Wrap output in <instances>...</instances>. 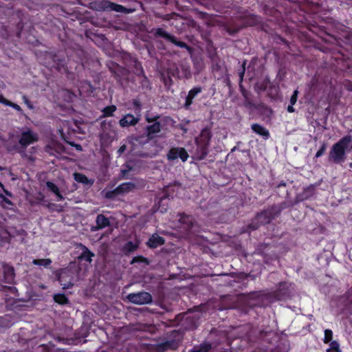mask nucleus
Returning <instances> with one entry per match:
<instances>
[{"instance_id":"obj_1","label":"nucleus","mask_w":352,"mask_h":352,"mask_svg":"<svg viewBox=\"0 0 352 352\" xmlns=\"http://www.w3.org/2000/svg\"><path fill=\"white\" fill-rule=\"evenodd\" d=\"M241 298L250 307H264L267 305V301L271 298L270 293L263 291H254L240 294Z\"/></svg>"},{"instance_id":"obj_2","label":"nucleus","mask_w":352,"mask_h":352,"mask_svg":"<svg viewBox=\"0 0 352 352\" xmlns=\"http://www.w3.org/2000/svg\"><path fill=\"white\" fill-rule=\"evenodd\" d=\"M144 118L147 123L151 124L145 127L146 136L148 139L153 140L162 131V126L160 121L161 116L160 114L151 115L146 113Z\"/></svg>"},{"instance_id":"obj_3","label":"nucleus","mask_w":352,"mask_h":352,"mask_svg":"<svg viewBox=\"0 0 352 352\" xmlns=\"http://www.w3.org/2000/svg\"><path fill=\"white\" fill-rule=\"evenodd\" d=\"M310 32L316 34L318 37L321 38L326 43H335L342 46L340 42V38H337L328 31V28L324 25H318V23L310 24L309 27Z\"/></svg>"},{"instance_id":"obj_4","label":"nucleus","mask_w":352,"mask_h":352,"mask_svg":"<svg viewBox=\"0 0 352 352\" xmlns=\"http://www.w3.org/2000/svg\"><path fill=\"white\" fill-rule=\"evenodd\" d=\"M100 140L103 142H111L117 138L118 131L116 122L104 120L100 124Z\"/></svg>"},{"instance_id":"obj_5","label":"nucleus","mask_w":352,"mask_h":352,"mask_svg":"<svg viewBox=\"0 0 352 352\" xmlns=\"http://www.w3.org/2000/svg\"><path fill=\"white\" fill-rule=\"evenodd\" d=\"M38 141V134L32 129H28L26 131L21 133L19 140V145H16L14 150L16 151H20V150L24 151L29 145Z\"/></svg>"},{"instance_id":"obj_6","label":"nucleus","mask_w":352,"mask_h":352,"mask_svg":"<svg viewBox=\"0 0 352 352\" xmlns=\"http://www.w3.org/2000/svg\"><path fill=\"white\" fill-rule=\"evenodd\" d=\"M211 138V131L208 127L203 129L199 137L196 138L195 142L197 143V148L199 149V154H208V148Z\"/></svg>"},{"instance_id":"obj_7","label":"nucleus","mask_w":352,"mask_h":352,"mask_svg":"<svg viewBox=\"0 0 352 352\" xmlns=\"http://www.w3.org/2000/svg\"><path fill=\"white\" fill-rule=\"evenodd\" d=\"M279 211L280 209H278L276 207H269L267 209L258 212L255 216L256 220L258 221L262 226L268 224L278 216Z\"/></svg>"},{"instance_id":"obj_8","label":"nucleus","mask_w":352,"mask_h":352,"mask_svg":"<svg viewBox=\"0 0 352 352\" xmlns=\"http://www.w3.org/2000/svg\"><path fill=\"white\" fill-rule=\"evenodd\" d=\"M178 217L179 223L187 234L194 233L197 231L196 227L197 223L192 215L181 212L178 214Z\"/></svg>"},{"instance_id":"obj_9","label":"nucleus","mask_w":352,"mask_h":352,"mask_svg":"<svg viewBox=\"0 0 352 352\" xmlns=\"http://www.w3.org/2000/svg\"><path fill=\"white\" fill-rule=\"evenodd\" d=\"M291 293L290 285L287 282H280L274 292L270 294L274 300H282L289 298Z\"/></svg>"},{"instance_id":"obj_10","label":"nucleus","mask_w":352,"mask_h":352,"mask_svg":"<svg viewBox=\"0 0 352 352\" xmlns=\"http://www.w3.org/2000/svg\"><path fill=\"white\" fill-rule=\"evenodd\" d=\"M127 298L131 302L136 305L149 304L153 300L151 294L146 292L131 293L127 296Z\"/></svg>"},{"instance_id":"obj_11","label":"nucleus","mask_w":352,"mask_h":352,"mask_svg":"<svg viewBox=\"0 0 352 352\" xmlns=\"http://www.w3.org/2000/svg\"><path fill=\"white\" fill-rule=\"evenodd\" d=\"M351 141V135H345L333 146L329 154H344L345 150L348 148Z\"/></svg>"},{"instance_id":"obj_12","label":"nucleus","mask_w":352,"mask_h":352,"mask_svg":"<svg viewBox=\"0 0 352 352\" xmlns=\"http://www.w3.org/2000/svg\"><path fill=\"white\" fill-rule=\"evenodd\" d=\"M15 280V270L13 266L4 263L3 265V279H1L4 283L14 284Z\"/></svg>"},{"instance_id":"obj_13","label":"nucleus","mask_w":352,"mask_h":352,"mask_svg":"<svg viewBox=\"0 0 352 352\" xmlns=\"http://www.w3.org/2000/svg\"><path fill=\"white\" fill-rule=\"evenodd\" d=\"M51 68H54L58 72L63 69L65 70L67 68V61L63 53L55 52Z\"/></svg>"},{"instance_id":"obj_14","label":"nucleus","mask_w":352,"mask_h":352,"mask_svg":"<svg viewBox=\"0 0 352 352\" xmlns=\"http://www.w3.org/2000/svg\"><path fill=\"white\" fill-rule=\"evenodd\" d=\"M103 8L117 12H121L124 14L132 13L135 10L131 8H127L122 5L106 1L103 2Z\"/></svg>"},{"instance_id":"obj_15","label":"nucleus","mask_w":352,"mask_h":352,"mask_svg":"<svg viewBox=\"0 0 352 352\" xmlns=\"http://www.w3.org/2000/svg\"><path fill=\"white\" fill-rule=\"evenodd\" d=\"M58 280L65 289L73 286L72 277L68 270H62L58 275Z\"/></svg>"},{"instance_id":"obj_16","label":"nucleus","mask_w":352,"mask_h":352,"mask_svg":"<svg viewBox=\"0 0 352 352\" xmlns=\"http://www.w3.org/2000/svg\"><path fill=\"white\" fill-rule=\"evenodd\" d=\"M65 149L61 143L55 140L50 141L45 147V151L48 154H62Z\"/></svg>"},{"instance_id":"obj_17","label":"nucleus","mask_w":352,"mask_h":352,"mask_svg":"<svg viewBox=\"0 0 352 352\" xmlns=\"http://www.w3.org/2000/svg\"><path fill=\"white\" fill-rule=\"evenodd\" d=\"M202 90L203 89L201 87L197 86L193 87L188 91V95L186 97L185 102L184 104V108L185 109H190V106L193 103V100L198 94L202 92Z\"/></svg>"},{"instance_id":"obj_18","label":"nucleus","mask_w":352,"mask_h":352,"mask_svg":"<svg viewBox=\"0 0 352 352\" xmlns=\"http://www.w3.org/2000/svg\"><path fill=\"white\" fill-rule=\"evenodd\" d=\"M96 225L92 226L91 228L92 232H96L104 229L110 226L111 225L109 219L105 217L103 214H99L97 215L96 219Z\"/></svg>"},{"instance_id":"obj_19","label":"nucleus","mask_w":352,"mask_h":352,"mask_svg":"<svg viewBox=\"0 0 352 352\" xmlns=\"http://www.w3.org/2000/svg\"><path fill=\"white\" fill-rule=\"evenodd\" d=\"M139 118L135 117L131 113H127L119 120V124L122 128L134 126L139 122Z\"/></svg>"},{"instance_id":"obj_20","label":"nucleus","mask_w":352,"mask_h":352,"mask_svg":"<svg viewBox=\"0 0 352 352\" xmlns=\"http://www.w3.org/2000/svg\"><path fill=\"white\" fill-rule=\"evenodd\" d=\"M165 243V239L157 234H153L146 242V245L152 249H155Z\"/></svg>"},{"instance_id":"obj_21","label":"nucleus","mask_w":352,"mask_h":352,"mask_svg":"<svg viewBox=\"0 0 352 352\" xmlns=\"http://www.w3.org/2000/svg\"><path fill=\"white\" fill-rule=\"evenodd\" d=\"M177 346V343L174 340H166L157 344L156 345V350L158 352H165L168 349H176Z\"/></svg>"},{"instance_id":"obj_22","label":"nucleus","mask_w":352,"mask_h":352,"mask_svg":"<svg viewBox=\"0 0 352 352\" xmlns=\"http://www.w3.org/2000/svg\"><path fill=\"white\" fill-rule=\"evenodd\" d=\"M251 129L254 133L262 136L265 140L268 139L270 136L269 131L259 124H252Z\"/></svg>"},{"instance_id":"obj_23","label":"nucleus","mask_w":352,"mask_h":352,"mask_svg":"<svg viewBox=\"0 0 352 352\" xmlns=\"http://www.w3.org/2000/svg\"><path fill=\"white\" fill-rule=\"evenodd\" d=\"M259 21V17L253 14H248L243 16V24L244 27L256 25Z\"/></svg>"},{"instance_id":"obj_24","label":"nucleus","mask_w":352,"mask_h":352,"mask_svg":"<svg viewBox=\"0 0 352 352\" xmlns=\"http://www.w3.org/2000/svg\"><path fill=\"white\" fill-rule=\"evenodd\" d=\"M55 52H45L43 55V58L40 57L41 63L47 67H52L53 58H54Z\"/></svg>"},{"instance_id":"obj_25","label":"nucleus","mask_w":352,"mask_h":352,"mask_svg":"<svg viewBox=\"0 0 352 352\" xmlns=\"http://www.w3.org/2000/svg\"><path fill=\"white\" fill-rule=\"evenodd\" d=\"M139 248V243H133V241L126 242L122 247V252L125 255H129L131 253L135 252Z\"/></svg>"},{"instance_id":"obj_26","label":"nucleus","mask_w":352,"mask_h":352,"mask_svg":"<svg viewBox=\"0 0 352 352\" xmlns=\"http://www.w3.org/2000/svg\"><path fill=\"white\" fill-rule=\"evenodd\" d=\"M151 32L152 34H153V35L155 37H161L168 41H170V40L171 39V38L173 36V35L168 33L166 31H165L162 28H153V29H152Z\"/></svg>"},{"instance_id":"obj_27","label":"nucleus","mask_w":352,"mask_h":352,"mask_svg":"<svg viewBox=\"0 0 352 352\" xmlns=\"http://www.w3.org/2000/svg\"><path fill=\"white\" fill-rule=\"evenodd\" d=\"M261 226L262 225L260 223V222L256 220V217H254L248 225L242 228L241 233H250L252 231L256 230Z\"/></svg>"},{"instance_id":"obj_28","label":"nucleus","mask_w":352,"mask_h":352,"mask_svg":"<svg viewBox=\"0 0 352 352\" xmlns=\"http://www.w3.org/2000/svg\"><path fill=\"white\" fill-rule=\"evenodd\" d=\"M171 43L181 48L186 49L190 54L192 53L193 47L186 44L185 42L178 41L177 38L173 35L170 41Z\"/></svg>"},{"instance_id":"obj_29","label":"nucleus","mask_w":352,"mask_h":352,"mask_svg":"<svg viewBox=\"0 0 352 352\" xmlns=\"http://www.w3.org/2000/svg\"><path fill=\"white\" fill-rule=\"evenodd\" d=\"M212 349V344L204 342L199 346H194L189 352H209Z\"/></svg>"},{"instance_id":"obj_30","label":"nucleus","mask_w":352,"mask_h":352,"mask_svg":"<svg viewBox=\"0 0 352 352\" xmlns=\"http://www.w3.org/2000/svg\"><path fill=\"white\" fill-rule=\"evenodd\" d=\"M82 251L80 254V258L81 259L85 260L87 262L91 263L92 261V257L95 255L91 252L85 245H82Z\"/></svg>"},{"instance_id":"obj_31","label":"nucleus","mask_w":352,"mask_h":352,"mask_svg":"<svg viewBox=\"0 0 352 352\" xmlns=\"http://www.w3.org/2000/svg\"><path fill=\"white\" fill-rule=\"evenodd\" d=\"M74 178L75 181L78 183L89 185L93 184V182L90 181L85 175L80 173H75L74 174Z\"/></svg>"},{"instance_id":"obj_32","label":"nucleus","mask_w":352,"mask_h":352,"mask_svg":"<svg viewBox=\"0 0 352 352\" xmlns=\"http://www.w3.org/2000/svg\"><path fill=\"white\" fill-rule=\"evenodd\" d=\"M135 185L131 182L123 183L117 187V191L120 195L131 191Z\"/></svg>"},{"instance_id":"obj_33","label":"nucleus","mask_w":352,"mask_h":352,"mask_svg":"<svg viewBox=\"0 0 352 352\" xmlns=\"http://www.w3.org/2000/svg\"><path fill=\"white\" fill-rule=\"evenodd\" d=\"M46 186L50 190H51L53 193H54L59 200L64 199L63 196L60 192L58 187L53 182H47L46 183Z\"/></svg>"},{"instance_id":"obj_34","label":"nucleus","mask_w":352,"mask_h":352,"mask_svg":"<svg viewBox=\"0 0 352 352\" xmlns=\"http://www.w3.org/2000/svg\"><path fill=\"white\" fill-rule=\"evenodd\" d=\"M313 188H308L307 189H305L304 192L302 194H299L296 196L295 199V203H298L300 201H302L305 199H307L312 193Z\"/></svg>"},{"instance_id":"obj_35","label":"nucleus","mask_w":352,"mask_h":352,"mask_svg":"<svg viewBox=\"0 0 352 352\" xmlns=\"http://www.w3.org/2000/svg\"><path fill=\"white\" fill-rule=\"evenodd\" d=\"M170 195H168L166 192L163 196L160 197L159 201H158V204H159V209L160 210L161 212L164 213L167 211L168 204H165L164 203V201H166V199H170Z\"/></svg>"},{"instance_id":"obj_36","label":"nucleus","mask_w":352,"mask_h":352,"mask_svg":"<svg viewBox=\"0 0 352 352\" xmlns=\"http://www.w3.org/2000/svg\"><path fill=\"white\" fill-rule=\"evenodd\" d=\"M117 110V107L116 105L112 104L107 107H105L102 110V116L100 118H106V117H111L113 116V113Z\"/></svg>"},{"instance_id":"obj_37","label":"nucleus","mask_w":352,"mask_h":352,"mask_svg":"<svg viewBox=\"0 0 352 352\" xmlns=\"http://www.w3.org/2000/svg\"><path fill=\"white\" fill-rule=\"evenodd\" d=\"M54 300L56 303L61 305H65L69 302L68 298L66 296V295L65 294H54Z\"/></svg>"},{"instance_id":"obj_38","label":"nucleus","mask_w":352,"mask_h":352,"mask_svg":"<svg viewBox=\"0 0 352 352\" xmlns=\"http://www.w3.org/2000/svg\"><path fill=\"white\" fill-rule=\"evenodd\" d=\"M32 263L35 265L48 267L52 263V260L50 258H37L34 259Z\"/></svg>"},{"instance_id":"obj_39","label":"nucleus","mask_w":352,"mask_h":352,"mask_svg":"<svg viewBox=\"0 0 352 352\" xmlns=\"http://www.w3.org/2000/svg\"><path fill=\"white\" fill-rule=\"evenodd\" d=\"M149 263V260L142 255L134 256L130 262L131 265L134 263H144L148 265Z\"/></svg>"},{"instance_id":"obj_40","label":"nucleus","mask_w":352,"mask_h":352,"mask_svg":"<svg viewBox=\"0 0 352 352\" xmlns=\"http://www.w3.org/2000/svg\"><path fill=\"white\" fill-rule=\"evenodd\" d=\"M0 201H1V205L4 208H9L10 206H13V203L6 196H5L2 193L0 194Z\"/></svg>"},{"instance_id":"obj_41","label":"nucleus","mask_w":352,"mask_h":352,"mask_svg":"<svg viewBox=\"0 0 352 352\" xmlns=\"http://www.w3.org/2000/svg\"><path fill=\"white\" fill-rule=\"evenodd\" d=\"M329 346L330 347L327 350V352H341L340 344L337 341L331 342Z\"/></svg>"},{"instance_id":"obj_42","label":"nucleus","mask_w":352,"mask_h":352,"mask_svg":"<svg viewBox=\"0 0 352 352\" xmlns=\"http://www.w3.org/2000/svg\"><path fill=\"white\" fill-rule=\"evenodd\" d=\"M342 36L344 38V43L345 44L350 45H352V33L351 32H350L347 30H344L342 32Z\"/></svg>"},{"instance_id":"obj_43","label":"nucleus","mask_w":352,"mask_h":352,"mask_svg":"<svg viewBox=\"0 0 352 352\" xmlns=\"http://www.w3.org/2000/svg\"><path fill=\"white\" fill-rule=\"evenodd\" d=\"M333 339V331L331 329H325L323 342L325 344L330 343Z\"/></svg>"},{"instance_id":"obj_44","label":"nucleus","mask_w":352,"mask_h":352,"mask_svg":"<svg viewBox=\"0 0 352 352\" xmlns=\"http://www.w3.org/2000/svg\"><path fill=\"white\" fill-rule=\"evenodd\" d=\"M118 191H117V187L113 190H109L105 193V198L113 199L116 197V196L119 195Z\"/></svg>"},{"instance_id":"obj_45","label":"nucleus","mask_w":352,"mask_h":352,"mask_svg":"<svg viewBox=\"0 0 352 352\" xmlns=\"http://www.w3.org/2000/svg\"><path fill=\"white\" fill-rule=\"evenodd\" d=\"M162 78L163 79L165 86L169 87L173 85V80L168 72H167V76H165L164 74H162Z\"/></svg>"},{"instance_id":"obj_46","label":"nucleus","mask_w":352,"mask_h":352,"mask_svg":"<svg viewBox=\"0 0 352 352\" xmlns=\"http://www.w3.org/2000/svg\"><path fill=\"white\" fill-rule=\"evenodd\" d=\"M169 161L180 158L183 162H185L190 155H166Z\"/></svg>"},{"instance_id":"obj_47","label":"nucleus","mask_w":352,"mask_h":352,"mask_svg":"<svg viewBox=\"0 0 352 352\" xmlns=\"http://www.w3.org/2000/svg\"><path fill=\"white\" fill-rule=\"evenodd\" d=\"M168 154H170V155H172V154H188L186 151L183 148H172L170 149Z\"/></svg>"},{"instance_id":"obj_48","label":"nucleus","mask_w":352,"mask_h":352,"mask_svg":"<svg viewBox=\"0 0 352 352\" xmlns=\"http://www.w3.org/2000/svg\"><path fill=\"white\" fill-rule=\"evenodd\" d=\"M135 67L136 69V74L138 76L144 75V72L140 62L136 61L135 63Z\"/></svg>"},{"instance_id":"obj_49","label":"nucleus","mask_w":352,"mask_h":352,"mask_svg":"<svg viewBox=\"0 0 352 352\" xmlns=\"http://www.w3.org/2000/svg\"><path fill=\"white\" fill-rule=\"evenodd\" d=\"M346 155H329V161L340 162L344 160Z\"/></svg>"},{"instance_id":"obj_50","label":"nucleus","mask_w":352,"mask_h":352,"mask_svg":"<svg viewBox=\"0 0 352 352\" xmlns=\"http://www.w3.org/2000/svg\"><path fill=\"white\" fill-rule=\"evenodd\" d=\"M298 91L296 89L293 92V94L292 95V96L290 98V100H289L290 104L294 105L296 103L297 99H298Z\"/></svg>"},{"instance_id":"obj_51","label":"nucleus","mask_w":352,"mask_h":352,"mask_svg":"<svg viewBox=\"0 0 352 352\" xmlns=\"http://www.w3.org/2000/svg\"><path fill=\"white\" fill-rule=\"evenodd\" d=\"M245 63H243V65H241V69L239 72L240 82H241L243 80V77H244L245 72Z\"/></svg>"},{"instance_id":"obj_52","label":"nucleus","mask_w":352,"mask_h":352,"mask_svg":"<svg viewBox=\"0 0 352 352\" xmlns=\"http://www.w3.org/2000/svg\"><path fill=\"white\" fill-rule=\"evenodd\" d=\"M133 105L134 106L135 111H140L142 109V104L139 100L135 99L133 100Z\"/></svg>"},{"instance_id":"obj_53","label":"nucleus","mask_w":352,"mask_h":352,"mask_svg":"<svg viewBox=\"0 0 352 352\" xmlns=\"http://www.w3.org/2000/svg\"><path fill=\"white\" fill-rule=\"evenodd\" d=\"M240 30V28H230V27H228L226 28V31L227 32L230 34V35H234L235 34H236Z\"/></svg>"},{"instance_id":"obj_54","label":"nucleus","mask_w":352,"mask_h":352,"mask_svg":"<svg viewBox=\"0 0 352 352\" xmlns=\"http://www.w3.org/2000/svg\"><path fill=\"white\" fill-rule=\"evenodd\" d=\"M8 106L10 107H12L13 109H14L15 110H16L19 112H22L23 111L21 107L19 104H17L16 103H14V102H12L11 101L9 102V104H8Z\"/></svg>"},{"instance_id":"obj_55","label":"nucleus","mask_w":352,"mask_h":352,"mask_svg":"<svg viewBox=\"0 0 352 352\" xmlns=\"http://www.w3.org/2000/svg\"><path fill=\"white\" fill-rule=\"evenodd\" d=\"M271 207H276L278 209H280V211L278 212V216H279L280 214L281 213L282 210H283L285 208H286L287 206H286L285 202H283L279 205H272Z\"/></svg>"},{"instance_id":"obj_56","label":"nucleus","mask_w":352,"mask_h":352,"mask_svg":"<svg viewBox=\"0 0 352 352\" xmlns=\"http://www.w3.org/2000/svg\"><path fill=\"white\" fill-rule=\"evenodd\" d=\"M23 99L25 104L27 105V107L30 109H34L33 104H32V102L30 101V100L26 96H23Z\"/></svg>"},{"instance_id":"obj_57","label":"nucleus","mask_w":352,"mask_h":352,"mask_svg":"<svg viewBox=\"0 0 352 352\" xmlns=\"http://www.w3.org/2000/svg\"><path fill=\"white\" fill-rule=\"evenodd\" d=\"M221 69V66L219 63H213L212 65V69L213 72H217Z\"/></svg>"},{"instance_id":"obj_58","label":"nucleus","mask_w":352,"mask_h":352,"mask_svg":"<svg viewBox=\"0 0 352 352\" xmlns=\"http://www.w3.org/2000/svg\"><path fill=\"white\" fill-rule=\"evenodd\" d=\"M344 86V88L347 91L352 92V82L351 81H349V80L346 81Z\"/></svg>"},{"instance_id":"obj_59","label":"nucleus","mask_w":352,"mask_h":352,"mask_svg":"<svg viewBox=\"0 0 352 352\" xmlns=\"http://www.w3.org/2000/svg\"><path fill=\"white\" fill-rule=\"evenodd\" d=\"M206 155H191L192 160H199L201 161L204 160Z\"/></svg>"},{"instance_id":"obj_60","label":"nucleus","mask_w":352,"mask_h":352,"mask_svg":"<svg viewBox=\"0 0 352 352\" xmlns=\"http://www.w3.org/2000/svg\"><path fill=\"white\" fill-rule=\"evenodd\" d=\"M10 102V100L5 98L2 95H0V103L8 106V104H9Z\"/></svg>"},{"instance_id":"obj_61","label":"nucleus","mask_w":352,"mask_h":352,"mask_svg":"<svg viewBox=\"0 0 352 352\" xmlns=\"http://www.w3.org/2000/svg\"><path fill=\"white\" fill-rule=\"evenodd\" d=\"M45 206L51 211H54L55 210V207H56L57 206L54 204H52V203H49L45 205Z\"/></svg>"},{"instance_id":"obj_62","label":"nucleus","mask_w":352,"mask_h":352,"mask_svg":"<svg viewBox=\"0 0 352 352\" xmlns=\"http://www.w3.org/2000/svg\"><path fill=\"white\" fill-rule=\"evenodd\" d=\"M1 189L3 190V192L5 193V195H6V196H8V197H12V195H12V193L10 191H9V190H6V189L5 188V186H3V188H1Z\"/></svg>"},{"instance_id":"obj_63","label":"nucleus","mask_w":352,"mask_h":352,"mask_svg":"<svg viewBox=\"0 0 352 352\" xmlns=\"http://www.w3.org/2000/svg\"><path fill=\"white\" fill-rule=\"evenodd\" d=\"M126 145H125V144L122 145V146L119 148V149H118V153L119 154H121V153H124V152L125 151V150H126Z\"/></svg>"},{"instance_id":"obj_64","label":"nucleus","mask_w":352,"mask_h":352,"mask_svg":"<svg viewBox=\"0 0 352 352\" xmlns=\"http://www.w3.org/2000/svg\"><path fill=\"white\" fill-rule=\"evenodd\" d=\"M293 106L294 105L292 104L288 105L287 110L289 113H294L295 111V109Z\"/></svg>"}]
</instances>
